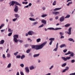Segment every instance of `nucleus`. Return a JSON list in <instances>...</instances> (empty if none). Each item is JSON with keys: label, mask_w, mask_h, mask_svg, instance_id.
<instances>
[{"label": "nucleus", "mask_w": 75, "mask_h": 75, "mask_svg": "<svg viewBox=\"0 0 75 75\" xmlns=\"http://www.w3.org/2000/svg\"><path fill=\"white\" fill-rule=\"evenodd\" d=\"M47 16V14H44L42 16V18H44L45 17H46Z\"/></svg>", "instance_id": "c85d7f7f"}, {"label": "nucleus", "mask_w": 75, "mask_h": 75, "mask_svg": "<svg viewBox=\"0 0 75 75\" xmlns=\"http://www.w3.org/2000/svg\"><path fill=\"white\" fill-rule=\"evenodd\" d=\"M30 51H31V50H30V49H28L27 50H26V53H29L30 52Z\"/></svg>", "instance_id": "bb28decb"}, {"label": "nucleus", "mask_w": 75, "mask_h": 75, "mask_svg": "<svg viewBox=\"0 0 75 75\" xmlns=\"http://www.w3.org/2000/svg\"><path fill=\"white\" fill-rule=\"evenodd\" d=\"M59 34L61 36H62V35H63V33L62 32H61L59 33Z\"/></svg>", "instance_id": "79ce46f5"}, {"label": "nucleus", "mask_w": 75, "mask_h": 75, "mask_svg": "<svg viewBox=\"0 0 75 75\" xmlns=\"http://www.w3.org/2000/svg\"><path fill=\"white\" fill-rule=\"evenodd\" d=\"M71 28L70 27L69 28L68 30V31H67V33L68 34H69V35H70L71 34Z\"/></svg>", "instance_id": "6e6552de"}, {"label": "nucleus", "mask_w": 75, "mask_h": 75, "mask_svg": "<svg viewBox=\"0 0 75 75\" xmlns=\"http://www.w3.org/2000/svg\"><path fill=\"white\" fill-rule=\"evenodd\" d=\"M18 41L20 43H22L23 42V40H18Z\"/></svg>", "instance_id": "de8ad7c7"}, {"label": "nucleus", "mask_w": 75, "mask_h": 75, "mask_svg": "<svg viewBox=\"0 0 75 75\" xmlns=\"http://www.w3.org/2000/svg\"><path fill=\"white\" fill-rule=\"evenodd\" d=\"M70 25V24H67L66 25H65L64 26L65 27H68Z\"/></svg>", "instance_id": "a878e982"}, {"label": "nucleus", "mask_w": 75, "mask_h": 75, "mask_svg": "<svg viewBox=\"0 0 75 75\" xmlns=\"http://www.w3.org/2000/svg\"><path fill=\"white\" fill-rule=\"evenodd\" d=\"M55 18L56 20L58 19V16H57L55 17Z\"/></svg>", "instance_id": "13d9d810"}, {"label": "nucleus", "mask_w": 75, "mask_h": 75, "mask_svg": "<svg viewBox=\"0 0 75 75\" xmlns=\"http://www.w3.org/2000/svg\"><path fill=\"white\" fill-rule=\"evenodd\" d=\"M62 58L64 60V61H66L67 60H69L70 59V57H67L66 58L64 57H62Z\"/></svg>", "instance_id": "0eeeda50"}, {"label": "nucleus", "mask_w": 75, "mask_h": 75, "mask_svg": "<svg viewBox=\"0 0 75 75\" xmlns=\"http://www.w3.org/2000/svg\"><path fill=\"white\" fill-rule=\"evenodd\" d=\"M58 47H57L56 48H55L54 50H53L54 51H57V49Z\"/></svg>", "instance_id": "c03bdc74"}, {"label": "nucleus", "mask_w": 75, "mask_h": 75, "mask_svg": "<svg viewBox=\"0 0 75 75\" xmlns=\"http://www.w3.org/2000/svg\"><path fill=\"white\" fill-rule=\"evenodd\" d=\"M60 21H63L64 20V17L62 16L59 19Z\"/></svg>", "instance_id": "1a4fd4ad"}, {"label": "nucleus", "mask_w": 75, "mask_h": 75, "mask_svg": "<svg viewBox=\"0 0 75 75\" xmlns=\"http://www.w3.org/2000/svg\"><path fill=\"white\" fill-rule=\"evenodd\" d=\"M69 40L70 41H73V42H74V40H73V39H71V38H69Z\"/></svg>", "instance_id": "393cba45"}, {"label": "nucleus", "mask_w": 75, "mask_h": 75, "mask_svg": "<svg viewBox=\"0 0 75 75\" xmlns=\"http://www.w3.org/2000/svg\"><path fill=\"white\" fill-rule=\"evenodd\" d=\"M67 51V49H66V50H63V52L64 53L66 52Z\"/></svg>", "instance_id": "4d7b16f0"}, {"label": "nucleus", "mask_w": 75, "mask_h": 75, "mask_svg": "<svg viewBox=\"0 0 75 75\" xmlns=\"http://www.w3.org/2000/svg\"><path fill=\"white\" fill-rule=\"evenodd\" d=\"M16 75H20L19 74V72H17Z\"/></svg>", "instance_id": "774afa93"}, {"label": "nucleus", "mask_w": 75, "mask_h": 75, "mask_svg": "<svg viewBox=\"0 0 75 75\" xmlns=\"http://www.w3.org/2000/svg\"><path fill=\"white\" fill-rule=\"evenodd\" d=\"M38 23V22H36L33 23V25H36V24H37Z\"/></svg>", "instance_id": "a18cd8bd"}, {"label": "nucleus", "mask_w": 75, "mask_h": 75, "mask_svg": "<svg viewBox=\"0 0 75 75\" xmlns=\"http://www.w3.org/2000/svg\"><path fill=\"white\" fill-rule=\"evenodd\" d=\"M29 19H30V20L31 21H35V19H34L31 18H29Z\"/></svg>", "instance_id": "b1692460"}, {"label": "nucleus", "mask_w": 75, "mask_h": 75, "mask_svg": "<svg viewBox=\"0 0 75 75\" xmlns=\"http://www.w3.org/2000/svg\"><path fill=\"white\" fill-rule=\"evenodd\" d=\"M56 4V0L54 1V2L52 3V5L53 6H55Z\"/></svg>", "instance_id": "6ab92c4d"}, {"label": "nucleus", "mask_w": 75, "mask_h": 75, "mask_svg": "<svg viewBox=\"0 0 75 75\" xmlns=\"http://www.w3.org/2000/svg\"><path fill=\"white\" fill-rule=\"evenodd\" d=\"M28 41L30 40V42H32V40H31V39H30V38H28Z\"/></svg>", "instance_id": "3c124183"}, {"label": "nucleus", "mask_w": 75, "mask_h": 75, "mask_svg": "<svg viewBox=\"0 0 75 75\" xmlns=\"http://www.w3.org/2000/svg\"><path fill=\"white\" fill-rule=\"evenodd\" d=\"M44 25L43 24H42L40 25L39 26L38 28H41Z\"/></svg>", "instance_id": "f704fd0d"}, {"label": "nucleus", "mask_w": 75, "mask_h": 75, "mask_svg": "<svg viewBox=\"0 0 75 75\" xmlns=\"http://www.w3.org/2000/svg\"><path fill=\"white\" fill-rule=\"evenodd\" d=\"M25 69L26 70V71L27 73H29V72L30 71V70H29V68H28V67H26L25 68Z\"/></svg>", "instance_id": "f8f14e48"}, {"label": "nucleus", "mask_w": 75, "mask_h": 75, "mask_svg": "<svg viewBox=\"0 0 75 75\" xmlns=\"http://www.w3.org/2000/svg\"><path fill=\"white\" fill-rule=\"evenodd\" d=\"M48 29H49L50 30H61L62 29V28H56L54 29V28H48Z\"/></svg>", "instance_id": "20e7f679"}, {"label": "nucleus", "mask_w": 75, "mask_h": 75, "mask_svg": "<svg viewBox=\"0 0 75 75\" xmlns=\"http://www.w3.org/2000/svg\"><path fill=\"white\" fill-rule=\"evenodd\" d=\"M58 43H57V45H56V47H57V48H58Z\"/></svg>", "instance_id": "0e129e2a"}, {"label": "nucleus", "mask_w": 75, "mask_h": 75, "mask_svg": "<svg viewBox=\"0 0 75 75\" xmlns=\"http://www.w3.org/2000/svg\"><path fill=\"white\" fill-rule=\"evenodd\" d=\"M70 75H75V72L74 73L70 74Z\"/></svg>", "instance_id": "bf43d9fd"}, {"label": "nucleus", "mask_w": 75, "mask_h": 75, "mask_svg": "<svg viewBox=\"0 0 75 75\" xmlns=\"http://www.w3.org/2000/svg\"><path fill=\"white\" fill-rule=\"evenodd\" d=\"M47 42H44V43H42V44H41L40 45H32V48L33 49H34L37 50L42 49L45 45Z\"/></svg>", "instance_id": "f257e3e1"}, {"label": "nucleus", "mask_w": 75, "mask_h": 75, "mask_svg": "<svg viewBox=\"0 0 75 75\" xmlns=\"http://www.w3.org/2000/svg\"><path fill=\"white\" fill-rule=\"evenodd\" d=\"M33 33V32L31 31H30L28 33V34L30 35H32Z\"/></svg>", "instance_id": "9b49d317"}, {"label": "nucleus", "mask_w": 75, "mask_h": 75, "mask_svg": "<svg viewBox=\"0 0 75 75\" xmlns=\"http://www.w3.org/2000/svg\"><path fill=\"white\" fill-rule=\"evenodd\" d=\"M20 74L21 75H24V73H23L22 71H21L20 72Z\"/></svg>", "instance_id": "09e8293b"}, {"label": "nucleus", "mask_w": 75, "mask_h": 75, "mask_svg": "<svg viewBox=\"0 0 75 75\" xmlns=\"http://www.w3.org/2000/svg\"><path fill=\"white\" fill-rule=\"evenodd\" d=\"M69 69V67H66V69H65L63 71H62V72H66V71H68Z\"/></svg>", "instance_id": "4468645a"}, {"label": "nucleus", "mask_w": 75, "mask_h": 75, "mask_svg": "<svg viewBox=\"0 0 75 75\" xmlns=\"http://www.w3.org/2000/svg\"><path fill=\"white\" fill-rule=\"evenodd\" d=\"M11 35H12V33H9L8 34V36H11Z\"/></svg>", "instance_id": "58836bf2"}, {"label": "nucleus", "mask_w": 75, "mask_h": 75, "mask_svg": "<svg viewBox=\"0 0 75 75\" xmlns=\"http://www.w3.org/2000/svg\"><path fill=\"white\" fill-rule=\"evenodd\" d=\"M52 19H53L52 18H50V21H52Z\"/></svg>", "instance_id": "69168bd1"}, {"label": "nucleus", "mask_w": 75, "mask_h": 75, "mask_svg": "<svg viewBox=\"0 0 75 75\" xmlns=\"http://www.w3.org/2000/svg\"><path fill=\"white\" fill-rule=\"evenodd\" d=\"M8 31L9 32H11V29H10V28L8 29Z\"/></svg>", "instance_id": "680f3d73"}, {"label": "nucleus", "mask_w": 75, "mask_h": 75, "mask_svg": "<svg viewBox=\"0 0 75 75\" xmlns=\"http://www.w3.org/2000/svg\"><path fill=\"white\" fill-rule=\"evenodd\" d=\"M5 25V24H2L1 25V27L2 28Z\"/></svg>", "instance_id": "49530a36"}, {"label": "nucleus", "mask_w": 75, "mask_h": 75, "mask_svg": "<svg viewBox=\"0 0 75 75\" xmlns=\"http://www.w3.org/2000/svg\"><path fill=\"white\" fill-rule=\"evenodd\" d=\"M14 15L15 16V17L17 18H19V16L18 15V14H14Z\"/></svg>", "instance_id": "a211bd4d"}, {"label": "nucleus", "mask_w": 75, "mask_h": 75, "mask_svg": "<svg viewBox=\"0 0 75 75\" xmlns=\"http://www.w3.org/2000/svg\"><path fill=\"white\" fill-rule=\"evenodd\" d=\"M39 54H34V57H38L39 56Z\"/></svg>", "instance_id": "5701e85b"}, {"label": "nucleus", "mask_w": 75, "mask_h": 75, "mask_svg": "<svg viewBox=\"0 0 75 75\" xmlns=\"http://www.w3.org/2000/svg\"><path fill=\"white\" fill-rule=\"evenodd\" d=\"M49 40L51 41H54V38H50Z\"/></svg>", "instance_id": "4be33fe9"}, {"label": "nucleus", "mask_w": 75, "mask_h": 75, "mask_svg": "<svg viewBox=\"0 0 75 75\" xmlns=\"http://www.w3.org/2000/svg\"><path fill=\"white\" fill-rule=\"evenodd\" d=\"M18 53V52H16V53H14V55L16 56L17 55V54Z\"/></svg>", "instance_id": "a19ab883"}, {"label": "nucleus", "mask_w": 75, "mask_h": 75, "mask_svg": "<svg viewBox=\"0 0 75 75\" xmlns=\"http://www.w3.org/2000/svg\"><path fill=\"white\" fill-rule=\"evenodd\" d=\"M67 65V64L66 63H64V64H63L62 66V67H65V66Z\"/></svg>", "instance_id": "2f4dec72"}, {"label": "nucleus", "mask_w": 75, "mask_h": 75, "mask_svg": "<svg viewBox=\"0 0 75 75\" xmlns=\"http://www.w3.org/2000/svg\"><path fill=\"white\" fill-rule=\"evenodd\" d=\"M24 46L25 48H26L28 47V46H29V45L28 44H26V45H25Z\"/></svg>", "instance_id": "7c9ffc66"}, {"label": "nucleus", "mask_w": 75, "mask_h": 75, "mask_svg": "<svg viewBox=\"0 0 75 75\" xmlns=\"http://www.w3.org/2000/svg\"><path fill=\"white\" fill-rule=\"evenodd\" d=\"M70 16V15H67V16H66L65 17V18H69Z\"/></svg>", "instance_id": "c756f323"}, {"label": "nucleus", "mask_w": 75, "mask_h": 75, "mask_svg": "<svg viewBox=\"0 0 75 75\" xmlns=\"http://www.w3.org/2000/svg\"><path fill=\"white\" fill-rule=\"evenodd\" d=\"M13 37L14 38V41L16 43H17L18 40H17V38H18V35H14Z\"/></svg>", "instance_id": "7ed1b4c3"}, {"label": "nucleus", "mask_w": 75, "mask_h": 75, "mask_svg": "<svg viewBox=\"0 0 75 75\" xmlns=\"http://www.w3.org/2000/svg\"><path fill=\"white\" fill-rule=\"evenodd\" d=\"M36 41H37V42H40L41 41V39L40 38L38 39H37V40Z\"/></svg>", "instance_id": "cd10ccee"}, {"label": "nucleus", "mask_w": 75, "mask_h": 75, "mask_svg": "<svg viewBox=\"0 0 75 75\" xmlns=\"http://www.w3.org/2000/svg\"><path fill=\"white\" fill-rule=\"evenodd\" d=\"M72 4V2H69V3H68V4H67V6H69V5L70 4Z\"/></svg>", "instance_id": "72a5a7b5"}, {"label": "nucleus", "mask_w": 75, "mask_h": 75, "mask_svg": "<svg viewBox=\"0 0 75 75\" xmlns=\"http://www.w3.org/2000/svg\"><path fill=\"white\" fill-rule=\"evenodd\" d=\"M17 18H16L14 19H13V21L14 22L15 21H16L17 20Z\"/></svg>", "instance_id": "e433bc0d"}, {"label": "nucleus", "mask_w": 75, "mask_h": 75, "mask_svg": "<svg viewBox=\"0 0 75 75\" xmlns=\"http://www.w3.org/2000/svg\"><path fill=\"white\" fill-rule=\"evenodd\" d=\"M61 9V8H56L54 9V11L59 10Z\"/></svg>", "instance_id": "dca6fc26"}, {"label": "nucleus", "mask_w": 75, "mask_h": 75, "mask_svg": "<svg viewBox=\"0 0 75 75\" xmlns=\"http://www.w3.org/2000/svg\"><path fill=\"white\" fill-rule=\"evenodd\" d=\"M64 38V36H61V39Z\"/></svg>", "instance_id": "052dcab7"}, {"label": "nucleus", "mask_w": 75, "mask_h": 75, "mask_svg": "<svg viewBox=\"0 0 75 75\" xmlns=\"http://www.w3.org/2000/svg\"><path fill=\"white\" fill-rule=\"evenodd\" d=\"M41 22L42 23H44L45 24H46L47 22L45 20L43 19L41 21Z\"/></svg>", "instance_id": "ddd939ff"}, {"label": "nucleus", "mask_w": 75, "mask_h": 75, "mask_svg": "<svg viewBox=\"0 0 75 75\" xmlns=\"http://www.w3.org/2000/svg\"><path fill=\"white\" fill-rule=\"evenodd\" d=\"M20 66L22 67H23L24 66V65L23 64H21Z\"/></svg>", "instance_id": "4c0bfd02"}, {"label": "nucleus", "mask_w": 75, "mask_h": 75, "mask_svg": "<svg viewBox=\"0 0 75 75\" xmlns=\"http://www.w3.org/2000/svg\"><path fill=\"white\" fill-rule=\"evenodd\" d=\"M70 54V55L71 57H73L74 56V53L73 52H71L70 51H69L67 53L65 54V55H67Z\"/></svg>", "instance_id": "423d86ee"}, {"label": "nucleus", "mask_w": 75, "mask_h": 75, "mask_svg": "<svg viewBox=\"0 0 75 75\" xmlns=\"http://www.w3.org/2000/svg\"><path fill=\"white\" fill-rule=\"evenodd\" d=\"M64 47H66V46L65 45V44H63V45H61V46H60V47L61 48Z\"/></svg>", "instance_id": "f3484780"}, {"label": "nucleus", "mask_w": 75, "mask_h": 75, "mask_svg": "<svg viewBox=\"0 0 75 75\" xmlns=\"http://www.w3.org/2000/svg\"><path fill=\"white\" fill-rule=\"evenodd\" d=\"M18 6L16 5L15 6V8L14 9V11L16 13L18 12Z\"/></svg>", "instance_id": "39448f33"}, {"label": "nucleus", "mask_w": 75, "mask_h": 75, "mask_svg": "<svg viewBox=\"0 0 75 75\" xmlns=\"http://www.w3.org/2000/svg\"><path fill=\"white\" fill-rule=\"evenodd\" d=\"M53 41H51V42H50V43L49 44L50 45H52V42Z\"/></svg>", "instance_id": "864d4df0"}, {"label": "nucleus", "mask_w": 75, "mask_h": 75, "mask_svg": "<svg viewBox=\"0 0 75 75\" xmlns=\"http://www.w3.org/2000/svg\"><path fill=\"white\" fill-rule=\"evenodd\" d=\"M32 5V4L31 3H30L29 4V6H31Z\"/></svg>", "instance_id": "5fc2aeb1"}, {"label": "nucleus", "mask_w": 75, "mask_h": 75, "mask_svg": "<svg viewBox=\"0 0 75 75\" xmlns=\"http://www.w3.org/2000/svg\"><path fill=\"white\" fill-rule=\"evenodd\" d=\"M11 67V63H10L8 64V65L7 66V67L8 68H9Z\"/></svg>", "instance_id": "c9c22d12"}, {"label": "nucleus", "mask_w": 75, "mask_h": 75, "mask_svg": "<svg viewBox=\"0 0 75 75\" xmlns=\"http://www.w3.org/2000/svg\"><path fill=\"white\" fill-rule=\"evenodd\" d=\"M52 13L53 14L56 15L57 14H59V12L54 11L52 12Z\"/></svg>", "instance_id": "9d476101"}, {"label": "nucleus", "mask_w": 75, "mask_h": 75, "mask_svg": "<svg viewBox=\"0 0 75 75\" xmlns=\"http://www.w3.org/2000/svg\"><path fill=\"white\" fill-rule=\"evenodd\" d=\"M29 7V5H28L26 6H25L24 7V8H28V7Z\"/></svg>", "instance_id": "603ef678"}, {"label": "nucleus", "mask_w": 75, "mask_h": 75, "mask_svg": "<svg viewBox=\"0 0 75 75\" xmlns=\"http://www.w3.org/2000/svg\"><path fill=\"white\" fill-rule=\"evenodd\" d=\"M3 57L4 59L6 58V56H5V54H3Z\"/></svg>", "instance_id": "ea45409f"}, {"label": "nucleus", "mask_w": 75, "mask_h": 75, "mask_svg": "<svg viewBox=\"0 0 75 75\" xmlns=\"http://www.w3.org/2000/svg\"><path fill=\"white\" fill-rule=\"evenodd\" d=\"M7 57L8 58H10L11 57V55L10 53H7Z\"/></svg>", "instance_id": "aec40b11"}, {"label": "nucleus", "mask_w": 75, "mask_h": 75, "mask_svg": "<svg viewBox=\"0 0 75 75\" xmlns=\"http://www.w3.org/2000/svg\"><path fill=\"white\" fill-rule=\"evenodd\" d=\"M9 50V49H7L6 51V53H8V50Z\"/></svg>", "instance_id": "338daca9"}, {"label": "nucleus", "mask_w": 75, "mask_h": 75, "mask_svg": "<svg viewBox=\"0 0 75 75\" xmlns=\"http://www.w3.org/2000/svg\"><path fill=\"white\" fill-rule=\"evenodd\" d=\"M34 69V67H33V66H32L30 67V70H33Z\"/></svg>", "instance_id": "412c9836"}, {"label": "nucleus", "mask_w": 75, "mask_h": 75, "mask_svg": "<svg viewBox=\"0 0 75 75\" xmlns=\"http://www.w3.org/2000/svg\"><path fill=\"white\" fill-rule=\"evenodd\" d=\"M14 4L17 5L19 6H21V4H20L19 3H18V2L16 1H11V6H13V5H14Z\"/></svg>", "instance_id": "f03ea898"}, {"label": "nucleus", "mask_w": 75, "mask_h": 75, "mask_svg": "<svg viewBox=\"0 0 75 75\" xmlns=\"http://www.w3.org/2000/svg\"><path fill=\"white\" fill-rule=\"evenodd\" d=\"M53 67V66H52L51 67V68H50V69L51 70Z\"/></svg>", "instance_id": "e2e57ef3"}, {"label": "nucleus", "mask_w": 75, "mask_h": 75, "mask_svg": "<svg viewBox=\"0 0 75 75\" xmlns=\"http://www.w3.org/2000/svg\"><path fill=\"white\" fill-rule=\"evenodd\" d=\"M30 16L31 17H33L34 16V15H33V13H30Z\"/></svg>", "instance_id": "6e6d98bb"}, {"label": "nucleus", "mask_w": 75, "mask_h": 75, "mask_svg": "<svg viewBox=\"0 0 75 75\" xmlns=\"http://www.w3.org/2000/svg\"><path fill=\"white\" fill-rule=\"evenodd\" d=\"M5 42V41L4 40H2L0 41V45L3 44Z\"/></svg>", "instance_id": "2eb2a0df"}, {"label": "nucleus", "mask_w": 75, "mask_h": 75, "mask_svg": "<svg viewBox=\"0 0 75 75\" xmlns=\"http://www.w3.org/2000/svg\"><path fill=\"white\" fill-rule=\"evenodd\" d=\"M20 57H21V56L20 55L17 56H16V58H20Z\"/></svg>", "instance_id": "37998d69"}, {"label": "nucleus", "mask_w": 75, "mask_h": 75, "mask_svg": "<svg viewBox=\"0 0 75 75\" xmlns=\"http://www.w3.org/2000/svg\"><path fill=\"white\" fill-rule=\"evenodd\" d=\"M25 58V55H22V56L21 57V59H22L23 58Z\"/></svg>", "instance_id": "473e14b6"}, {"label": "nucleus", "mask_w": 75, "mask_h": 75, "mask_svg": "<svg viewBox=\"0 0 75 75\" xmlns=\"http://www.w3.org/2000/svg\"><path fill=\"white\" fill-rule=\"evenodd\" d=\"M75 60H72L71 62L72 63H73L75 62Z\"/></svg>", "instance_id": "8fccbe9b"}]
</instances>
